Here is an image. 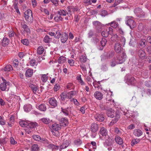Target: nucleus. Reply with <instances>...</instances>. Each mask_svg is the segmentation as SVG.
Returning <instances> with one entry per match:
<instances>
[{
    "label": "nucleus",
    "instance_id": "obj_1",
    "mask_svg": "<svg viewBox=\"0 0 151 151\" xmlns=\"http://www.w3.org/2000/svg\"><path fill=\"white\" fill-rule=\"evenodd\" d=\"M106 114L109 117L111 118H113L114 116L115 117L109 123V126H112L116 123L120 118L121 113L118 111H116L115 113L114 110L110 109L107 110Z\"/></svg>",
    "mask_w": 151,
    "mask_h": 151
},
{
    "label": "nucleus",
    "instance_id": "obj_2",
    "mask_svg": "<svg viewBox=\"0 0 151 151\" xmlns=\"http://www.w3.org/2000/svg\"><path fill=\"white\" fill-rule=\"evenodd\" d=\"M24 17L26 21L29 22H32L33 17L32 11L30 9H27L24 14Z\"/></svg>",
    "mask_w": 151,
    "mask_h": 151
},
{
    "label": "nucleus",
    "instance_id": "obj_3",
    "mask_svg": "<svg viewBox=\"0 0 151 151\" xmlns=\"http://www.w3.org/2000/svg\"><path fill=\"white\" fill-rule=\"evenodd\" d=\"M134 12L138 17H142L145 16V12L140 8H137L134 9Z\"/></svg>",
    "mask_w": 151,
    "mask_h": 151
},
{
    "label": "nucleus",
    "instance_id": "obj_4",
    "mask_svg": "<svg viewBox=\"0 0 151 151\" xmlns=\"http://www.w3.org/2000/svg\"><path fill=\"white\" fill-rule=\"evenodd\" d=\"M126 57V55L124 53H123L122 55L121 56L119 55L116 60V63L118 64H122L125 61Z\"/></svg>",
    "mask_w": 151,
    "mask_h": 151
},
{
    "label": "nucleus",
    "instance_id": "obj_5",
    "mask_svg": "<svg viewBox=\"0 0 151 151\" xmlns=\"http://www.w3.org/2000/svg\"><path fill=\"white\" fill-rule=\"evenodd\" d=\"M18 25L21 26L24 31L26 32L27 33H29L30 30L28 26L25 24V22L24 21H21L18 23Z\"/></svg>",
    "mask_w": 151,
    "mask_h": 151
},
{
    "label": "nucleus",
    "instance_id": "obj_6",
    "mask_svg": "<svg viewBox=\"0 0 151 151\" xmlns=\"http://www.w3.org/2000/svg\"><path fill=\"white\" fill-rule=\"evenodd\" d=\"M126 23L131 29L134 28L136 26V23L133 20L131 19H128L126 22Z\"/></svg>",
    "mask_w": 151,
    "mask_h": 151
},
{
    "label": "nucleus",
    "instance_id": "obj_7",
    "mask_svg": "<svg viewBox=\"0 0 151 151\" xmlns=\"http://www.w3.org/2000/svg\"><path fill=\"white\" fill-rule=\"evenodd\" d=\"M94 118L96 121L101 122L104 119V115L101 113H96L94 115Z\"/></svg>",
    "mask_w": 151,
    "mask_h": 151
},
{
    "label": "nucleus",
    "instance_id": "obj_8",
    "mask_svg": "<svg viewBox=\"0 0 151 151\" xmlns=\"http://www.w3.org/2000/svg\"><path fill=\"white\" fill-rule=\"evenodd\" d=\"M36 107L39 110L44 112L47 109L46 105L44 104H37L36 105Z\"/></svg>",
    "mask_w": 151,
    "mask_h": 151
},
{
    "label": "nucleus",
    "instance_id": "obj_9",
    "mask_svg": "<svg viewBox=\"0 0 151 151\" xmlns=\"http://www.w3.org/2000/svg\"><path fill=\"white\" fill-rule=\"evenodd\" d=\"M3 82L0 84V89L2 91H5L7 88V85L9 84V82L6 81V80L2 78Z\"/></svg>",
    "mask_w": 151,
    "mask_h": 151
},
{
    "label": "nucleus",
    "instance_id": "obj_10",
    "mask_svg": "<svg viewBox=\"0 0 151 151\" xmlns=\"http://www.w3.org/2000/svg\"><path fill=\"white\" fill-rule=\"evenodd\" d=\"M20 125L22 127H25L24 129L25 130L27 133L29 134L30 132H31V131L27 129V126L28 125V123L26 121H22L19 122Z\"/></svg>",
    "mask_w": 151,
    "mask_h": 151
},
{
    "label": "nucleus",
    "instance_id": "obj_11",
    "mask_svg": "<svg viewBox=\"0 0 151 151\" xmlns=\"http://www.w3.org/2000/svg\"><path fill=\"white\" fill-rule=\"evenodd\" d=\"M99 127L98 125L95 123L91 124V130L93 132H95L98 131Z\"/></svg>",
    "mask_w": 151,
    "mask_h": 151
},
{
    "label": "nucleus",
    "instance_id": "obj_12",
    "mask_svg": "<svg viewBox=\"0 0 151 151\" xmlns=\"http://www.w3.org/2000/svg\"><path fill=\"white\" fill-rule=\"evenodd\" d=\"M49 102L50 105L54 107L57 106L58 102L57 101L54 97H52L49 99Z\"/></svg>",
    "mask_w": 151,
    "mask_h": 151
},
{
    "label": "nucleus",
    "instance_id": "obj_13",
    "mask_svg": "<svg viewBox=\"0 0 151 151\" xmlns=\"http://www.w3.org/2000/svg\"><path fill=\"white\" fill-rule=\"evenodd\" d=\"M114 48L116 52L119 53L121 52L122 48L119 42H117L115 44Z\"/></svg>",
    "mask_w": 151,
    "mask_h": 151
},
{
    "label": "nucleus",
    "instance_id": "obj_14",
    "mask_svg": "<svg viewBox=\"0 0 151 151\" xmlns=\"http://www.w3.org/2000/svg\"><path fill=\"white\" fill-rule=\"evenodd\" d=\"M37 124L36 122H30L28 123L27 126V129L31 131V129L33 128H35L37 126Z\"/></svg>",
    "mask_w": 151,
    "mask_h": 151
},
{
    "label": "nucleus",
    "instance_id": "obj_15",
    "mask_svg": "<svg viewBox=\"0 0 151 151\" xmlns=\"http://www.w3.org/2000/svg\"><path fill=\"white\" fill-rule=\"evenodd\" d=\"M137 54L139 57L142 59H144L146 56L145 51L142 49H140L138 51Z\"/></svg>",
    "mask_w": 151,
    "mask_h": 151
},
{
    "label": "nucleus",
    "instance_id": "obj_16",
    "mask_svg": "<svg viewBox=\"0 0 151 151\" xmlns=\"http://www.w3.org/2000/svg\"><path fill=\"white\" fill-rule=\"evenodd\" d=\"M67 11L68 14L71 15L73 12L77 11V9L73 6H70L67 7Z\"/></svg>",
    "mask_w": 151,
    "mask_h": 151
},
{
    "label": "nucleus",
    "instance_id": "obj_17",
    "mask_svg": "<svg viewBox=\"0 0 151 151\" xmlns=\"http://www.w3.org/2000/svg\"><path fill=\"white\" fill-rule=\"evenodd\" d=\"M60 124L61 126L65 127L68 124V120L65 118H63L61 119Z\"/></svg>",
    "mask_w": 151,
    "mask_h": 151
},
{
    "label": "nucleus",
    "instance_id": "obj_18",
    "mask_svg": "<svg viewBox=\"0 0 151 151\" xmlns=\"http://www.w3.org/2000/svg\"><path fill=\"white\" fill-rule=\"evenodd\" d=\"M69 142L68 141L66 140L64 141L63 144L59 147V151H61L62 149L66 148L69 145Z\"/></svg>",
    "mask_w": 151,
    "mask_h": 151
},
{
    "label": "nucleus",
    "instance_id": "obj_19",
    "mask_svg": "<svg viewBox=\"0 0 151 151\" xmlns=\"http://www.w3.org/2000/svg\"><path fill=\"white\" fill-rule=\"evenodd\" d=\"M68 38V35L67 34L65 33H63L61 35V41L62 43H65L67 40Z\"/></svg>",
    "mask_w": 151,
    "mask_h": 151
},
{
    "label": "nucleus",
    "instance_id": "obj_20",
    "mask_svg": "<svg viewBox=\"0 0 151 151\" xmlns=\"http://www.w3.org/2000/svg\"><path fill=\"white\" fill-rule=\"evenodd\" d=\"M29 86L32 90L34 93H36L39 91L38 87L35 85L30 84Z\"/></svg>",
    "mask_w": 151,
    "mask_h": 151
},
{
    "label": "nucleus",
    "instance_id": "obj_21",
    "mask_svg": "<svg viewBox=\"0 0 151 151\" xmlns=\"http://www.w3.org/2000/svg\"><path fill=\"white\" fill-rule=\"evenodd\" d=\"M94 96L97 99L101 100L103 98V94L99 91H96L94 93Z\"/></svg>",
    "mask_w": 151,
    "mask_h": 151
},
{
    "label": "nucleus",
    "instance_id": "obj_22",
    "mask_svg": "<svg viewBox=\"0 0 151 151\" xmlns=\"http://www.w3.org/2000/svg\"><path fill=\"white\" fill-rule=\"evenodd\" d=\"M93 25L96 27V29L99 30L101 28V24L98 21H94L93 22Z\"/></svg>",
    "mask_w": 151,
    "mask_h": 151
},
{
    "label": "nucleus",
    "instance_id": "obj_23",
    "mask_svg": "<svg viewBox=\"0 0 151 151\" xmlns=\"http://www.w3.org/2000/svg\"><path fill=\"white\" fill-rule=\"evenodd\" d=\"M52 31L55 32V37L56 38L59 39L61 35L60 32L59 30H58L56 28H53L52 29Z\"/></svg>",
    "mask_w": 151,
    "mask_h": 151
},
{
    "label": "nucleus",
    "instance_id": "obj_24",
    "mask_svg": "<svg viewBox=\"0 0 151 151\" xmlns=\"http://www.w3.org/2000/svg\"><path fill=\"white\" fill-rule=\"evenodd\" d=\"M48 148L51 149L52 151H55V150H59V147L58 146L55 145L53 144H50L47 145Z\"/></svg>",
    "mask_w": 151,
    "mask_h": 151
},
{
    "label": "nucleus",
    "instance_id": "obj_25",
    "mask_svg": "<svg viewBox=\"0 0 151 151\" xmlns=\"http://www.w3.org/2000/svg\"><path fill=\"white\" fill-rule=\"evenodd\" d=\"M9 43V40L8 38L4 37L2 41V45L4 47L7 46Z\"/></svg>",
    "mask_w": 151,
    "mask_h": 151
},
{
    "label": "nucleus",
    "instance_id": "obj_26",
    "mask_svg": "<svg viewBox=\"0 0 151 151\" xmlns=\"http://www.w3.org/2000/svg\"><path fill=\"white\" fill-rule=\"evenodd\" d=\"M100 133L103 136L106 137V136H107V130L104 127L100 128Z\"/></svg>",
    "mask_w": 151,
    "mask_h": 151
},
{
    "label": "nucleus",
    "instance_id": "obj_27",
    "mask_svg": "<svg viewBox=\"0 0 151 151\" xmlns=\"http://www.w3.org/2000/svg\"><path fill=\"white\" fill-rule=\"evenodd\" d=\"M66 93L67 96V98L70 99L76 94V92L75 91H72L68 92H66Z\"/></svg>",
    "mask_w": 151,
    "mask_h": 151
},
{
    "label": "nucleus",
    "instance_id": "obj_28",
    "mask_svg": "<svg viewBox=\"0 0 151 151\" xmlns=\"http://www.w3.org/2000/svg\"><path fill=\"white\" fill-rule=\"evenodd\" d=\"M133 134L136 136L139 137L142 134V132L139 129H136L134 131Z\"/></svg>",
    "mask_w": 151,
    "mask_h": 151
},
{
    "label": "nucleus",
    "instance_id": "obj_29",
    "mask_svg": "<svg viewBox=\"0 0 151 151\" xmlns=\"http://www.w3.org/2000/svg\"><path fill=\"white\" fill-rule=\"evenodd\" d=\"M58 14L60 15L61 16H66L67 14H68V13L66 10L63 9H60L57 12Z\"/></svg>",
    "mask_w": 151,
    "mask_h": 151
},
{
    "label": "nucleus",
    "instance_id": "obj_30",
    "mask_svg": "<svg viewBox=\"0 0 151 151\" xmlns=\"http://www.w3.org/2000/svg\"><path fill=\"white\" fill-rule=\"evenodd\" d=\"M66 60L65 57L63 56H61L58 58V62L59 64H62L65 62Z\"/></svg>",
    "mask_w": 151,
    "mask_h": 151
},
{
    "label": "nucleus",
    "instance_id": "obj_31",
    "mask_svg": "<svg viewBox=\"0 0 151 151\" xmlns=\"http://www.w3.org/2000/svg\"><path fill=\"white\" fill-rule=\"evenodd\" d=\"M115 140L116 142L119 145H121L123 143L122 139L119 136H116L115 137Z\"/></svg>",
    "mask_w": 151,
    "mask_h": 151
},
{
    "label": "nucleus",
    "instance_id": "obj_32",
    "mask_svg": "<svg viewBox=\"0 0 151 151\" xmlns=\"http://www.w3.org/2000/svg\"><path fill=\"white\" fill-rule=\"evenodd\" d=\"M33 70L32 69H27L25 73V76L27 77H31L33 74Z\"/></svg>",
    "mask_w": 151,
    "mask_h": 151
},
{
    "label": "nucleus",
    "instance_id": "obj_33",
    "mask_svg": "<svg viewBox=\"0 0 151 151\" xmlns=\"http://www.w3.org/2000/svg\"><path fill=\"white\" fill-rule=\"evenodd\" d=\"M60 126L61 125L59 124L55 123L52 125V130H58L61 129Z\"/></svg>",
    "mask_w": 151,
    "mask_h": 151
},
{
    "label": "nucleus",
    "instance_id": "obj_34",
    "mask_svg": "<svg viewBox=\"0 0 151 151\" xmlns=\"http://www.w3.org/2000/svg\"><path fill=\"white\" fill-rule=\"evenodd\" d=\"M52 39L48 35H46L44 38L43 41L45 43H49L52 41Z\"/></svg>",
    "mask_w": 151,
    "mask_h": 151
},
{
    "label": "nucleus",
    "instance_id": "obj_35",
    "mask_svg": "<svg viewBox=\"0 0 151 151\" xmlns=\"http://www.w3.org/2000/svg\"><path fill=\"white\" fill-rule=\"evenodd\" d=\"M134 77H131L127 78V82L128 85L132 84L135 81Z\"/></svg>",
    "mask_w": 151,
    "mask_h": 151
},
{
    "label": "nucleus",
    "instance_id": "obj_36",
    "mask_svg": "<svg viewBox=\"0 0 151 151\" xmlns=\"http://www.w3.org/2000/svg\"><path fill=\"white\" fill-rule=\"evenodd\" d=\"M17 5L18 2L17 1L15 2L13 4V7L16 12L18 14L20 15V13L19 12Z\"/></svg>",
    "mask_w": 151,
    "mask_h": 151
},
{
    "label": "nucleus",
    "instance_id": "obj_37",
    "mask_svg": "<svg viewBox=\"0 0 151 151\" xmlns=\"http://www.w3.org/2000/svg\"><path fill=\"white\" fill-rule=\"evenodd\" d=\"M44 49L42 46L39 47L37 49V54L41 55L44 52Z\"/></svg>",
    "mask_w": 151,
    "mask_h": 151
},
{
    "label": "nucleus",
    "instance_id": "obj_38",
    "mask_svg": "<svg viewBox=\"0 0 151 151\" xmlns=\"http://www.w3.org/2000/svg\"><path fill=\"white\" fill-rule=\"evenodd\" d=\"M24 109L25 111L29 112L32 109V106L29 104H27L24 106Z\"/></svg>",
    "mask_w": 151,
    "mask_h": 151
},
{
    "label": "nucleus",
    "instance_id": "obj_39",
    "mask_svg": "<svg viewBox=\"0 0 151 151\" xmlns=\"http://www.w3.org/2000/svg\"><path fill=\"white\" fill-rule=\"evenodd\" d=\"M110 26L114 28H116L119 26L118 23L115 21H113L109 23Z\"/></svg>",
    "mask_w": 151,
    "mask_h": 151
},
{
    "label": "nucleus",
    "instance_id": "obj_40",
    "mask_svg": "<svg viewBox=\"0 0 151 151\" xmlns=\"http://www.w3.org/2000/svg\"><path fill=\"white\" fill-rule=\"evenodd\" d=\"M54 19L55 21L58 22L60 21H62L63 18L60 15L57 14L56 16L54 17Z\"/></svg>",
    "mask_w": 151,
    "mask_h": 151
},
{
    "label": "nucleus",
    "instance_id": "obj_41",
    "mask_svg": "<svg viewBox=\"0 0 151 151\" xmlns=\"http://www.w3.org/2000/svg\"><path fill=\"white\" fill-rule=\"evenodd\" d=\"M32 151H38L39 150V148L38 146L36 144H34L31 147Z\"/></svg>",
    "mask_w": 151,
    "mask_h": 151
},
{
    "label": "nucleus",
    "instance_id": "obj_42",
    "mask_svg": "<svg viewBox=\"0 0 151 151\" xmlns=\"http://www.w3.org/2000/svg\"><path fill=\"white\" fill-rule=\"evenodd\" d=\"M60 96V99L62 101H64L67 98L66 92H63L61 94Z\"/></svg>",
    "mask_w": 151,
    "mask_h": 151
},
{
    "label": "nucleus",
    "instance_id": "obj_43",
    "mask_svg": "<svg viewBox=\"0 0 151 151\" xmlns=\"http://www.w3.org/2000/svg\"><path fill=\"white\" fill-rule=\"evenodd\" d=\"M3 69L5 71H9L12 70L13 68L11 65H6Z\"/></svg>",
    "mask_w": 151,
    "mask_h": 151
},
{
    "label": "nucleus",
    "instance_id": "obj_44",
    "mask_svg": "<svg viewBox=\"0 0 151 151\" xmlns=\"http://www.w3.org/2000/svg\"><path fill=\"white\" fill-rule=\"evenodd\" d=\"M120 42H119L121 45H123V46L125 45L126 39L123 36H121L120 38Z\"/></svg>",
    "mask_w": 151,
    "mask_h": 151
},
{
    "label": "nucleus",
    "instance_id": "obj_45",
    "mask_svg": "<svg viewBox=\"0 0 151 151\" xmlns=\"http://www.w3.org/2000/svg\"><path fill=\"white\" fill-rule=\"evenodd\" d=\"M61 109L62 111L65 115H68L69 111L67 109H69V107H68L66 109H63V108H61Z\"/></svg>",
    "mask_w": 151,
    "mask_h": 151
},
{
    "label": "nucleus",
    "instance_id": "obj_46",
    "mask_svg": "<svg viewBox=\"0 0 151 151\" xmlns=\"http://www.w3.org/2000/svg\"><path fill=\"white\" fill-rule=\"evenodd\" d=\"M122 0H116L115 1L114 3L111 6V7H115L120 3H122Z\"/></svg>",
    "mask_w": 151,
    "mask_h": 151
},
{
    "label": "nucleus",
    "instance_id": "obj_47",
    "mask_svg": "<svg viewBox=\"0 0 151 151\" xmlns=\"http://www.w3.org/2000/svg\"><path fill=\"white\" fill-rule=\"evenodd\" d=\"M41 120L42 122L45 124H49L50 122V119L47 118H43L41 119Z\"/></svg>",
    "mask_w": 151,
    "mask_h": 151
},
{
    "label": "nucleus",
    "instance_id": "obj_48",
    "mask_svg": "<svg viewBox=\"0 0 151 151\" xmlns=\"http://www.w3.org/2000/svg\"><path fill=\"white\" fill-rule=\"evenodd\" d=\"M32 137L34 140L36 141H42V138L38 135H34L32 136Z\"/></svg>",
    "mask_w": 151,
    "mask_h": 151
},
{
    "label": "nucleus",
    "instance_id": "obj_49",
    "mask_svg": "<svg viewBox=\"0 0 151 151\" xmlns=\"http://www.w3.org/2000/svg\"><path fill=\"white\" fill-rule=\"evenodd\" d=\"M119 37L116 34H115L112 36L111 39L113 41H117L119 40Z\"/></svg>",
    "mask_w": 151,
    "mask_h": 151
},
{
    "label": "nucleus",
    "instance_id": "obj_50",
    "mask_svg": "<svg viewBox=\"0 0 151 151\" xmlns=\"http://www.w3.org/2000/svg\"><path fill=\"white\" fill-rule=\"evenodd\" d=\"M140 44L142 47H144L147 45V42L145 40H141Z\"/></svg>",
    "mask_w": 151,
    "mask_h": 151
},
{
    "label": "nucleus",
    "instance_id": "obj_51",
    "mask_svg": "<svg viewBox=\"0 0 151 151\" xmlns=\"http://www.w3.org/2000/svg\"><path fill=\"white\" fill-rule=\"evenodd\" d=\"M140 140L138 139H133L132 140L131 145H134L139 142Z\"/></svg>",
    "mask_w": 151,
    "mask_h": 151
},
{
    "label": "nucleus",
    "instance_id": "obj_52",
    "mask_svg": "<svg viewBox=\"0 0 151 151\" xmlns=\"http://www.w3.org/2000/svg\"><path fill=\"white\" fill-rule=\"evenodd\" d=\"M51 132L53 135L55 136H58L60 135V133L58 130H52Z\"/></svg>",
    "mask_w": 151,
    "mask_h": 151
},
{
    "label": "nucleus",
    "instance_id": "obj_53",
    "mask_svg": "<svg viewBox=\"0 0 151 151\" xmlns=\"http://www.w3.org/2000/svg\"><path fill=\"white\" fill-rule=\"evenodd\" d=\"M36 60L34 59L31 60L29 62V65L32 66H36Z\"/></svg>",
    "mask_w": 151,
    "mask_h": 151
},
{
    "label": "nucleus",
    "instance_id": "obj_54",
    "mask_svg": "<svg viewBox=\"0 0 151 151\" xmlns=\"http://www.w3.org/2000/svg\"><path fill=\"white\" fill-rule=\"evenodd\" d=\"M66 88L67 89H74V86L73 83H68L67 86Z\"/></svg>",
    "mask_w": 151,
    "mask_h": 151
},
{
    "label": "nucleus",
    "instance_id": "obj_55",
    "mask_svg": "<svg viewBox=\"0 0 151 151\" xmlns=\"http://www.w3.org/2000/svg\"><path fill=\"white\" fill-rule=\"evenodd\" d=\"M107 42L106 39L105 38H102L101 41V44L102 47L104 46Z\"/></svg>",
    "mask_w": 151,
    "mask_h": 151
},
{
    "label": "nucleus",
    "instance_id": "obj_56",
    "mask_svg": "<svg viewBox=\"0 0 151 151\" xmlns=\"http://www.w3.org/2000/svg\"><path fill=\"white\" fill-rule=\"evenodd\" d=\"M101 35L104 37H107L109 35L107 32V30H106L102 31L101 33Z\"/></svg>",
    "mask_w": 151,
    "mask_h": 151
},
{
    "label": "nucleus",
    "instance_id": "obj_57",
    "mask_svg": "<svg viewBox=\"0 0 151 151\" xmlns=\"http://www.w3.org/2000/svg\"><path fill=\"white\" fill-rule=\"evenodd\" d=\"M21 42L23 44L26 45H28L29 43L28 40L27 39L22 40H21Z\"/></svg>",
    "mask_w": 151,
    "mask_h": 151
},
{
    "label": "nucleus",
    "instance_id": "obj_58",
    "mask_svg": "<svg viewBox=\"0 0 151 151\" xmlns=\"http://www.w3.org/2000/svg\"><path fill=\"white\" fill-rule=\"evenodd\" d=\"M106 30H107V32L108 33V35L109 34L110 35H112L113 34V30L111 27H109L106 29Z\"/></svg>",
    "mask_w": 151,
    "mask_h": 151
},
{
    "label": "nucleus",
    "instance_id": "obj_59",
    "mask_svg": "<svg viewBox=\"0 0 151 151\" xmlns=\"http://www.w3.org/2000/svg\"><path fill=\"white\" fill-rule=\"evenodd\" d=\"M41 80L43 82H46L47 80V76L45 74L43 75L42 76Z\"/></svg>",
    "mask_w": 151,
    "mask_h": 151
},
{
    "label": "nucleus",
    "instance_id": "obj_60",
    "mask_svg": "<svg viewBox=\"0 0 151 151\" xmlns=\"http://www.w3.org/2000/svg\"><path fill=\"white\" fill-rule=\"evenodd\" d=\"M32 4V7L35 8L37 5V3L36 0H31Z\"/></svg>",
    "mask_w": 151,
    "mask_h": 151
},
{
    "label": "nucleus",
    "instance_id": "obj_61",
    "mask_svg": "<svg viewBox=\"0 0 151 151\" xmlns=\"http://www.w3.org/2000/svg\"><path fill=\"white\" fill-rule=\"evenodd\" d=\"M105 146H111L112 145V143L110 141L107 140L106 141L104 144Z\"/></svg>",
    "mask_w": 151,
    "mask_h": 151
},
{
    "label": "nucleus",
    "instance_id": "obj_62",
    "mask_svg": "<svg viewBox=\"0 0 151 151\" xmlns=\"http://www.w3.org/2000/svg\"><path fill=\"white\" fill-rule=\"evenodd\" d=\"M108 13L107 11L105 10H103L101 11V15L102 16L105 17L107 15Z\"/></svg>",
    "mask_w": 151,
    "mask_h": 151
},
{
    "label": "nucleus",
    "instance_id": "obj_63",
    "mask_svg": "<svg viewBox=\"0 0 151 151\" xmlns=\"http://www.w3.org/2000/svg\"><path fill=\"white\" fill-rule=\"evenodd\" d=\"M145 85L147 87H150L151 86V81H147L145 82Z\"/></svg>",
    "mask_w": 151,
    "mask_h": 151
},
{
    "label": "nucleus",
    "instance_id": "obj_64",
    "mask_svg": "<svg viewBox=\"0 0 151 151\" xmlns=\"http://www.w3.org/2000/svg\"><path fill=\"white\" fill-rule=\"evenodd\" d=\"M80 61L83 62H85L86 61V58L84 56H81L80 58Z\"/></svg>",
    "mask_w": 151,
    "mask_h": 151
}]
</instances>
